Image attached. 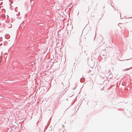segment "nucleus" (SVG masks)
Here are the masks:
<instances>
[{
  "instance_id": "f257e3e1",
  "label": "nucleus",
  "mask_w": 132,
  "mask_h": 132,
  "mask_svg": "<svg viewBox=\"0 0 132 132\" xmlns=\"http://www.w3.org/2000/svg\"><path fill=\"white\" fill-rule=\"evenodd\" d=\"M129 69H126V70H128Z\"/></svg>"
}]
</instances>
